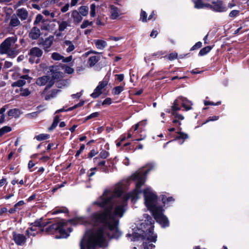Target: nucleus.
<instances>
[{
  "instance_id": "nucleus-4",
  "label": "nucleus",
  "mask_w": 249,
  "mask_h": 249,
  "mask_svg": "<svg viewBox=\"0 0 249 249\" xmlns=\"http://www.w3.org/2000/svg\"><path fill=\"white\" fill-rule=\"evenodd\" d=\"M16 36L6 38L0 45V54H6L10 58H15L19 53Z\"/></svg>"
},
{
  "instance_id": "nucleus-29",
  "label": "nucleus",
  "mask_w": 249,
  "mask_h": 249,
  "mask_svg": "<svg viewBox=\"0 0 249 249\" xmlns=\"http://www.w3.org/2000/svg\"><path fill=\"white\" fill-rule=\"evenodd\" d=\"M212 48L211 46H208L200 50L199 53V55L201 56L204 55L208 53L212 50Z\"/></svg>"
},
{
  "instance_id": "nucleus-15",
  "label": "nucleus",
  "mask_w": 249,
  "mask_h": 249,
  "mask_svg": "<svg viewBox=\"0 0 249 249\" xmlns=\"http://www.w3.org/2000/svg\"><path fill=\"white\" fill-rule=\"evenodd\" d=\"M40 34V30L39 29L34 27L30 31L29 34V36L32 39L36 40L39 37Z\"/></svg>"
},
{
  "instance_id": "nucleus-16",
  "label": "nucleus",
  "mask_w": 249,
  "mask_h": 249,
  "mask_svg": "<svg viewBox=\"0 0 249 249\" xmlns=\"http://www.w3.org/2000/svg\"><path fill=\"white\" fill-rule=\"evenodd\" d=\"M16 13L17 16H18L21 20H26L28 16V11L24 8L18 9Z\"/></svg>"
},
{
  "instance_id": "nucleus-25",
  "label": "nucleus",
  "mask_w": 249,
  "mask_h": 249,
  "mask_svg": "<svg viewBox=\"0 0 249 249\" xmlns=\"http://www.w3.org/2000/svg\"><path fill=\"white\" fill-rule=\"evenodd\" d=\"M21 114L20 110H10L8 112V115L10 117L18 118Z\"/></svg>"
},
{
  "instance_id": "nucleus-44",
  "label": "nucleus",
  "mask_w": 249,
  "mask_h": 249,
  "mask_svg": "<svg viewBox=\"0 0 249 249\" xmlns=\"http://www.w3.org/2000/svg\"><path fill=\"white\" fill-rule=\"evenodd\" d=\"M84 101H81L78 104L75 105L72 107L69 108L68 109H75L76 108L80 107L84 105Z\"/></svg>"
},
{
  "instance_id": "nucleus-23",
  "label": "nucleus",
  "mask_w": 249,
  "mask_h": 249,
  "mask_svg": "<svg viewBox=\"0 0 249 249\" xmlns=\"http://www.w3.org/2000/svg\"><path fill=\"white\" fill-rule=\"evenodd\" d=\"M188 136L187 134L183 132H179L178 135L176 137V140L178 141V142L181 144L184 142V140L188 139Z\"/></svg>"
},
{
  "instance_id": "nucleus-18",
  "label": "nucleus",
  "mask_w": 249,
  "mask_h": 249,
  "mask_svg": "<svg viewBox=\"0 0 249 249\" xmlns=\"http://www.w3.org/2000/svg\"><path fill=\"white\" fill-rule=\"evenodd\" d=\"M110 18L112 19H116L119 16L118 8L113 5H111L110 6Z\"/></svg>"
},
{
  "instance_id": "nucleus-7",
  "label": "nucleus",
  "mask_w": 249,
  "mask_h": 249,
  "mask_svg": "<svg viewBox=\"0 0 249 249\" xmlns=\"http://www.w3.org/2000/svg\"><path fill=\"white\" fill-rule=\"evenodd\" d=\"M45 225L43 223H41L40 222H35L31 227L26 231V234L30 237V236H35L37 233L39 231H41L42 229L40 228L42 226Z\"/></svg>"
},
{
  "instance_id": "nucleus-9",
  "label": "nucleus",
  "mask_w": 249,
  "mask_h": 249,
  "mask_svg": "<svg viewBox=\"0 0 249 249\" xmlns=\"http://www.w3.org/2000/svg\"><path fill=\"white\" fill-rule=\"evenodd\" d=\"M212 3L213 5L208 3L205 5V8H208L218 12H221L224 11V7L223 6L221 1H212Z\"/></svg>"
},
{
  "instance_id": "nucleus-1",
  "label": "nucleus",
  "mask_w": 249,
  "mask_h": 249,
  "mask_svg": "<svg viewBox=\"0 0 249 249\" xmlns=\"http://www.w3.org/2000/svg\"><path fill=\"white\" fill-rule=\"evenodd\" d=\"M148 169H142L131 176L136 181V188L131 192L123 196H120L122 187L117 184L113 191L106 190L103 195L93 203L104 208L102 212L94 213L90 219L84 217H75L68 221L60 222L48 226L45 229L48 234L59 233L56 238H65L69 236L72 229L70 224H84L92 226V228L86 231L80 242V249H95L97 246L105 247L109 238H118L121 235L118 228L119 218L122 217L127 206V201L130 198L135 202L141 193L140 188L145 181V176ZM44 229L42 230L44 231Z\"/></svg>"
},
{
  "instance_id": "nucleus-51",
  "label": "nucleus",
  "mask_w": 249,
  "mask_h": 249,
  "mask_svg": "<svg viewBox=\"0 0 249 249\" xmlns=\"http://www.w3.org/2000/svg\"><path fill=\"white\" fill-rule=\"evenodd\" d=\"M69 7H70V4L69 3H67L66 4H65V5L64 6H63L62 8H61V12H63V13H65L67 11H68L69 9Z\"/></svg>"
},
{
  "instance_id": "nucleus-52",
  "label": "nucleus",
  "mask_w": 249,
  "mask_h": 249,
  "mask_svg": "<svg viewBox=\"0 0 249 249\" xmlns=\"http://www.w3.org/2000/svg\"><path fill=\"white\" fill-rule=\"evenodd\" d=\"M12 65H13V64L12 62L6 61L4 62V65L3 68L4 69H8V68L11 67L12 66Z\"/></svg>"
},
{
  "instance_id": "nucleus-39",
  "label": "nucleus",
  "mask_w": 249,
  "mask_h": 249,
  "mask_svg": "<svg viewBox=\"0 0 249 249\" xmlns=\"http://www.w3.org/2000/svg\"><path fill=\"white\" fill-rule=\"evenodd\" d=\"M30 91L28 89H22L20 90V95L24 96H28L30 94Z\"/></svg>"
},
{
  "instance_id": "nucleus-2",
  "label": "nucleus",
  "mask_w": 249,
  "mask_h": 249,
  "mask_svg": "<svg viewBox=\"0 0 249 249\" xmlns=\"http://www.w3.org/2000/svg\"><path fill=\"white\" fill-rule=\"evenodd\" d=\"M143 217L145 219L135 223L132 226L131 231H129L126 236L130 238L131 241H143L144 249H152L155 248V245L150 243H155L157 238L156 234L153 232L154 221L147 214H144Z\"/></svg>"
},
{
  "instance_id": "nucleus-46",
  "label": "nucleus",
  "mask_w": 249,
  "mask_h": 249,
  "mask_svg": "<svg viewBox=\"0 0 249 249\" xmlns=\"http://www.w3.org/2000/svg\"><path fill=\"white\" fill-rule=\"evenodd\" d=\"M39 112H40L39 111L34 112H32L31 113H29V114H27L26 116L28 118L36 117Z\"/></svg>"
},
{
  "instance_id": "nucleus-58",
  "label": "nucleus",
  "mask_w": 249,
  "mask_h": 249,
  "mask_svg": "<svg viewBox=\"0 0 249 249\" xmlns=\"http://www.w3.org/2000/svg\"><path fill=\"white\" fill-rule=\"evenodd\" d=\"M111 104V99L109 98H106L103 102L102 105H109Z\"/></svg>"
},
{
  "instance_id": "nucleus-36",
  "label": "nucleus",
  "mask_w": 249,
  "mask_h": 249,
  "mask_svg": "<svg viewBox=\"0 0 249 249\" xmlns=\"http://www.w3.org/2000/svg\"><path fill=\"white\" fill-rule=\"evenodd\" d=\"M99 112H94L91 114H90L88 116L85 120L87 121V120H89V119H93V118H97L99 116Z\"/></svg>"
},
{
  "instance_id": "nucleus-17",
  "label": "nucleus",
  "mask_w": 249,
  "mask_h": 249,
  "mask_svg": "<svg viewBox=\"0 0 249 249\" xmlns=\"http://www.w3.org/2000/svg\"><path fill=\"white\" fill-rule=\"evenodd\" d=\"M28 54L33 57H40L42 56L43 52L38 47H33L30 49Z\"/></svg>"
},
{
  "instance_id": "nucleus-31",
  "label": "nucleus",
  "mask_w": 249,
  "mask_h": 249,
  "mask_svg": "<svg viewBox=\"0 0 249 249\" xmlns=\"http://www.w3.org/2000/svg\"><path fill=\"white\" fill-rule=\"evenodd\" d=\"M123 90H124L123 87L117 86L113 89L112 93L114 95H119Z\"/></svg>"
},
{
  "instance_id": "nucleus-20",
  "label": "nucleus",
  "mask_w": 249,
  "mask_h": 249,
  "mask_svg": "<svg viewBox=\"0 0 249 249\" xmlns=\"http://www.w3.org/2000/svg\"><path fill=\"white\" fill-rule=\"evenodd\" d=\"M100 59V57L98 56H92L90 57L88 61V64L89 67H93Z\"/></svg>"
},
{
  "instance_id": "nucleus-56",
  "label": "nucleus",
  "mask_w": 249,
  "mask_h": 249,
  "mask_svg": "<svg viewBox=\"0 0 249 249\" xmlns=\"http://www.w3.org/2000/svg\"><path fill=\"white\" fill-rule=\"evenodd\" d=\"M90 53L96 54V53H99L95 52V51H90L87 52L85 53H84L83 56L84 57H87Z\"/></svg>"
},
{
  "instance_id": "nucleus-34",
  "label": "nucleus",
  "mask_w": 249,
  "mask_h": 249,
  "mask_svg": "<svg viewBox=\"0 0 249 249\" xmlns=\"http://www.w3.org/2000/svg\"><path fill=\"white\" fill-rule=\"evenodd\" d=\"M93 24L92 21H89L88 20H85L83 21L82 24L81 25V28L82 29H85L88 26H90Z\"/></svg>"
},
{
  "instance_id": "nucleus-21",
  "label": "nucleus",
  "mask_w": 249,
  "mask_h": 249,
  "mask_svg": "<svg viewBox=\"0 0 249 249\" xmlns=\"http://www.w3.org/2000/svg\"><path fill=\"white\" fill-rule=\"evenodd\" d=\"M94 43L96 48L100 50H103L107 46L106 41L100 39L95 40Z\"/></svg>"
},
{
  "instance_id": "nucleus-12",
  "label": "nucleus",
  "mask_w": 249,
  "mask_h": 249,
  "mask_svg": "<svg viewBox=\"0 0 249 249\" xmlns=\"http://www.w3.org/2000/svg\"><path fill=\"white\" fill-rule=\"evenodd\" d=\"M53 42V37L49 36L46 38L43 41L40 43L46 52L49 51V49L52 45Z\"/></svg>"
},
{
  "instance_id": "nucleus-14",
  "label": "nucleus",
  "mask_w": 249,
  "mask_h": 249,
  "mask_svg": "<svg viewBox=\"0 0 249 249\" xmlns=\"http://www.w3.org/2000/svg\"><path fill=\"white\" fill-rule=\"evenodd\" d=\"M58 25V30L60 32L64 31L68 27L71 26V21L70 19L67 20L57 21Z\"/></svg>"
},
{
  "instance_id": "nucleus-11",
  "label": "nucleus",
  "mask_w": 249,
  "mask_h": 249,
  "mask_svg": "<svg viewBox=\"0 0 249 249\" xmlns=\"http://www.w3.org/2000/svg\"><path fill=\"white\" fill-rule=\"evenodd\" d=\"M31 79L32 78L28 75H24L20 77V79L15 82H14L12 86V87H22L26 84V80H27L28 83H30Z\"/></svg>"
},
{
  "instance_id": "nucleus-26",
  "label": "nucleus",
  "mask_w": 249,
  "mask_h": 249,
  "mask_svg": "<svg viewBox=\"0 0 249 249\" xmlns=\"http://www.w3.org/2000/svg\"><path fill=\"white\" fill-rule=\"evenodd\" d=\"M78 12L80 13V15L82 16H86L89 13V8L86 6H80Z\"/></svg>"
},
{
  "instance_id": "nucleus-33",
  "label": "nucleus",
  "mask_w": 249,
  "mask_h": 249,
  "mask_svg": "<svg viewBox=\"0 0 249 249\" xmlns=\"http://www.w3.org/2000/svg\"><path fill=\"white\" fill-rule=\"evenodd\" d=\"M49 138V135L47 134H40L38 135H37L35 137V138L37 141H42L45 140Z\"/></svg>"
},
{
  "instance_id": "nucleus-40",
  "label": "nucleus",
  "mask_w": 249,
  "mask_h": 249,
  "mask_svg": "<svg viewBox=\"0 0 249 249\" xmlns=\"http://www.w3.org/2000/svg\"><path fill=\"white\" fill-rule=\"evenodd\" d=\"M99 156L102 159H106L109 156V153L107 151L102 150L100 152Z\"/></svg>"
},
{
  "instance_id": "nucleus-57",
  "label": "nucleus",
  "mask_w": 249,
  "mask_h": 249,
  "mask_svg": "<svg viewBox=\"0 0 249 249\" xmlns=\"http://www.w3.org/2000/svg\"><path fill=\"white\" fill-rule=\"evenodd\" d=\"M24 204V202L23 200L19 201V202H18L17 203H16L14 207H15V208L18 209L19 206H22Z\"/></svg>"
},
{
  "instance_id": "nucleus-24",
  "label": "nucleus",
  "mask_w": 249,
  "mask_h": 249,
  "mask_svg": "<svg viewBox=\"0 0 249 249\" xmlns=\"http://www.w3.org/2000/svg\"><path fill=\"white\" fill-rule=\"evenodd\" d=\"M161 200L164 205H169L174 201V199L172 197H167L165 195H161Z\"/></svg>"
},
{
  "instance_id": "nucleus-45",
  "label": "nucleus",
  "mask_w": 249,
  "mask_h": 249,
  "mask_svg": "<svg viewBox=\"0 0 249 249\" xmlns=\"http://www.w3.org/2000/svg\"><path fill=\"white\" fill-rule=\"evenodd\" d=\"M202 46V43L201 42H197L191 48V50H195L196 49L200 48Z\"/></svg>"
},
{
  "instance_id": "nucleus-64",
  "label": "nucleus",
  "mask_w": 249,
  "mask_h": 249,
  "mask_svg": "<svg viewBox=\"0 0 249 249\" xmlns=\"http://www.w3.org/2000/svg\"><path fill=\"white\" fill-rule=\"evenodd\" d=\"M96 154H97V152L94 150H92L90 151V152L89 154V156L90 158H92L93 156H94L95 155H96Z\"/></svg>"
},
{
  "instance_id": "nucleus-63",
  "label": "nucleus",
  "mask_w": 249,
  "mask_h": 249,
  "mask_svg": "<svg viewBox=\"0 0 249 249\" xmlns=\"http://www.w3.org/2000/svg\"><path fill=\"white\" fill-rule=\"evenodd\" d=\"M158 33L157 31L153 30L150 34V36L153 37H156L158 35Z\"/></svg>"
},
{
  "instance_id": "nucleus-59",
  "label": "nucleus",
  "mask_w": 249,
  "mask_h": 249,
  "mask_svg": "<svg viewBox=\"0 0 249 249\" xmlns=\"http://www.w3.org/2000/svg\"><path fill=\"white\" fill-rule=\"evenodd\" d=\"M135 131H134V127L132 126L131 129L129 130L128 133V135H127V138H130L132 137V134L131 133H133Z\"/></svg>"
},
{
  "instance_id": "nucleus-6",
  "label": "nucleus",
  "mask_w": 249,
  "mask_h": 249,
  "mask_svg": "<svg viewBox=\"0 0 249 249\" xmlns=\"http://www.w3.org/2000/svg\"><path fill=\"white\" fill-rule=\"evenodd\" d=\"M36 83L39 86H44L47 84V88H50L53 85L54 81L50 76L44 75L36 79Z\"/></svg>"
},
{
  "instance_id": "nucleus-61",
  "label": "nucleus",
  "mask_w": 249,
  "mask_h": 249,
  "mask_svg": "<svg viewBox=\"0 0 249 249\" xmlns=\"http://www.w3.org/2000/svg\"><path fill=\"white\" fill-rule=\"evenodd\" d=\"M82 95V93L80 92H78L76 94H73L72 95H71V97L73 98H80Z\"/></svg>"
},
{
  "instance_id": "nucleus-54",
  "label": "nucleus",
  "mask_w": 249,
  "mask_h": 249,
  "mask_svg": "<svg viewBox=\"0 0 249 249\" xmlns=\"http://www.w3.org/2000/svg\"><path fill=\"white\" fill-rule=\"evenodd\" d=\"M72 56H70L66 57V58H65L63 56V58L62 59V62H65V63L69 62L71 61V60H72Z\"/></svg>"
},
{
  "instance_id": "nucleus-22",
  "label": "nucleus",
  "mask_w": 249,
  "mask_h": 249,
  "mask_svg": "<svg viewBox=\"0 0 249 249\" xmlns=\"http://www.w3.org/2000/svg\"><path fill=\"white\" fill-rule=\"evenodd\" d=\"M64 44L65 46H67L66 49V52L67 53H70L73 51L75 49V46L73 43L70 40H65L64 41Z\"/></svg>"
},
{
  "instance_id": "nucleus-30",
  "label": "nucleus",
  "mask_w": 249,
  "mask_h": 249,
  "mask_svg": "<svg viewBox=\"0 0 249 249\" xmlns=\"http://www.w3.org/2000/svg\"><path fill=\"white\" fill-rule=\"evenodd\" d=\"M11 131L10 127L8 126H5L0 129V137H1L3 134L8 133Z\"/></svg>"
},
{
  "instance_id": "nucleus-55",
  "label": "nucleus",
  "mask_w": 249,
  "mask_h": 249,
  "mask_svg": "<svg viewBox=\"0 0 249 249\" xmlns=\"http://www.w3.org/2000/svg\"><path fill=\"white\" fill-rule=\"evenodd\" d=\"M5 110H0V114H1V117L0 118V124H2L4 122V117H3V113Z\"/></svg>"
},
{
  "instance_id": "nucleus-41",
  "label": "nucleus",
  "mask_w": 249,
  "mask_h": 249,
  "mask_svg": "<svg viewBox=\"0 0 249 249\" xmlns=\"http://www.w3.org/2000/svg\"><path fill=\"white\" fill-rule=\"evenodd\" d=\"M145 122V121L140 122L138 123L137 124H136L134 126H133L134 127V131H136L137 130H138L139 126H144L146 124V123Z\"/></svg>"
},
{
  "instance_id": "nucleus-47",
  "label": "nucleus",
  "mask_w": 249,
  "mask_h": 249,
  "mask_svg": "<svg viewBox=\"0 0 249 249\" xmlns=\"http://www.w3.org/2000/svg\"><path fill=\"white\" fill-rule=\"evenodd\" d=\"M43 18V17L41 15H37L36 17V20L34 21L35 24H37L40 22Z\"/></svg>"
},
{
  "instance_id": "nucleus-28",
  "label": "nucleus",
  "mask_w": 249,
  "mask_h": 249,
  "mask_svg": "<svg viewBox=\"0 0 249 249\" xmlns=\"http://www.w3.org/2000/svg\"><path fill=\"white\" fill-rule=\"evenodd\" d=\"M59 122V117L58 115H56L54 117L53 123L52 125L49 128V130H52L54 129L58 124V123Z\"/></svg>"
},
{
  "instance_id": "nucleus-60",
  "label": "nucleus",
  "mask_w": 249,
  "mask_h": 249,
  "mask_svg": "<svg viewBox=\"0 0 249 249\" xmlns=\"http://www.w3.org/2000/svg\"><path fill=\"white\" fill-rule=\"evenodd\" d=\"M220 104V102H218L216 104H214L213 102H210L209 101H205L204 102V105L205 106H208L209 105H216Z\"/></svg>"
},
{
  "instance_id": "nucleus-27",
  "label": "nucleus",
  "mask_w": 249,
  "mask_h": 249,
  "mask_svg": "<svg viewBox=\"0 0 249 249\" xmlns=\"http://www.w3.org/2000/svg\"><path fill=\"white\" fill-rule=\"evenodd\" d=\"M60 90L58 89H53L51 91V92L48 93L45 97V99L46 100H48L52 98H54L56 96L58 92Z\"/></svg>"
},
{
  "instance_id": "nucleus-42",
  "label": "nucleus",
  "mask_w": 249,
  "mask_h": 249,
  "mask_svg": "<svg viewBox=\"0 0 249 249\" xmlns=\"http://www.w3.org/2000/svg\"><path fill=\"white\" fill-rule=\"evenodd\" d=\"M98 160H99V159L97 157L93 159L94 162L97 163L99 166H103L105 165V164L106 163L105 160H102L101 161H98Z\"/></svg>"
},
{
  "instance_id": "nucleus-50",
  "label": "nucleus",
  "mask_w": 249,
  "mask_h": 249,
  "mask_svg": "<svg viewBox=\"0 0 249 249\" xmlns=\"http://www.w3.org/2000/svg\"><path fill=\"white\" fill-rule=\"evenodd\" d=\"M65 71L67 73L71 74L73 72L74 70L72 68L67 66L65 69Z\"/></svg>"
},
{
  "instance_id": "nucleus-62",
  "label": "nucleus",
  "mask_w": 249,
  "mask_h": 249,
  "mask_svg": "<svg viewBox=\"0 0 249 249\" xmlns=\"http://www.w3.org/2000/svg\"><path fill=\"white\" fill-rule=\"evenodd\" d=\"M218 119V116H213V117H210L209 118V119L205 123H206V122H208L209 121H215V120H217Z\"/></svg>"
},
{
  "instance_id": "nucleus-37",
  "label": "nucleus",
  "mask_w": 249,
  "mask_h": 249,
  "mask_svg": "<svg viewBox=\"0 0 249 249\" xmlns=\"http://www.w3.org/2000/svg\"><path fill=\"white\" fill-rule=\"evenodd\" d=\"M67 212L68 210L66 208H61L54 210L52 213L55 214L60 213H66Z\"/></svg>"
},
{
  "instance_id": "nucleus-48",
  "label": "nucleus",
  "mask_w": 249,
  "mask_h": 249,
  "mask_svg": "<svg viewBox=\"0 0 249 249\" xmlns=\"http://www.w3.org/2000/svg\"><path fill=\"white\" fill-rule=\"evenodd\" d=\"M85 149V145L84 144H82L80 146V149L77 151L76 154L75 155V157H77L79 156V155L81 153V152L84 150Z\"/></svg>"
},
{
  "instance_id": "nucleus-13",
  "label": "nucleus",
  "mask_w": 249,
  "mask_h": 249,
  "mask_svg": "<svg viewBox=\"0 0 249 249\" xmlns=\"http://www.w3.org/2000/svg\"><path fill=\"white\" fill-rule=\"evenodd\" d=\"M71 18L73 19V23L77 25L82 20V17L80 15L78 11L75 10L71 12Z\"/></svg>"
},
{
  "instance_id": "nucleus-19",
  "label": "nucleus",
  "mask_w": 249,
  "mask_h": 249,
  "mask_svg": "<svg viewBox=\"0 0 249 249\" xmlns=\"http://www.w3.org/2000/svg\"><path fill=\"white\" fill-rule=\"evenodd\" d=\"M20 25V22L16 15H13L11 17L9 26L10 27L14 28Z\"/></svg>"
},
{
  "instance_id": "nucleus-35",
  "label": "nucleus",
  "mask_w": 249,
  "mask_h": 249,
  "mask_svg": "<svg viewBox=\"0 0 249 249\" xmlns=\"http://www.w3.org/2000/svg\"><path fill=\"white\" fill-rule=\"evenodd\" d=\"M95 9H96V5L95 4H92L90 5V15L91 17H94L95 16L96 12H95Z\"/></svg>"
},
{
  "instance_id": "nucleus-3",
  "label": "nucleus",
  "mask_w": 249,
  "mask_h": 249,
  "mask_svg": "<svg viewBox=\"0 0 249 249\" xmlns=\"http://www.w3.org/2000/svg\"><path fill=\"white\" fill-rule=\"evenodd\" d=\"M143 195L145 205L157 222L162 227L169 226V220L163 213L164 210L158 205L157 196L155 193L150 188H147L143 191Z\"/></svg>"
},
{
  "instance_id": "nucleus-32",
  "label": "nucleus",
  "mask_w": 249,
  "mask_h": 249,
  "mask_svg": "<svg viewBox=\"0 0 249 249\" xmlns=\"http://www.w3.org/2000/svg\"><path fill=\"white\" fill-rule=\"evenodd\" d=\"M52 58L55 61H59L62 60L63 58V56L61 55L58 53H53L51 56Z\"/></svg>"
},
{
  "instance_id": "nucleus-49",
  "label": "nucleus",
  "mask_w": 249,
  "mask_h": 249,
  "mask_svg": "<svg viewBox=\"0 0 249 249\" xmlns=\"http://www.w3.org/2000/svg\"><path fill=\"white\" fill-rule=\"evenodd\" d=\"M178 54L177 53H170L169 56H168V58L169 60H172L177 58Z\"/></svg>"
},
{
  "instance_id": "nucleus-10",
  "label": "nucleus",
  "mask_w": 249,
  "mask_h": 249,
  "mask_svg": "<svg viewBox=\"0 0 249 249\" xmlns=\"http://www.w3.org/2000/svg\"><path fill=\"white\" fill-rule=\"evenodd\" d=\"M13 239L17 245L22 246L25 243L26 238L23 234L13 232Z\"/></svg>"
},
{
  "instance_id": "nucleus-43",
  "label": "nucleus",
  "mask_w": 249,
  "mask_h": 249,
  "mask_svg": "<svg viewBox=\"0 0 249 249\" xmlns=\"http://www.w3.org/2000/svg\"><path fill=\"white\" fill-rule=\"evenodd\" d=\"M239 13V11L238 10H232L229 14V16L231 18H234L236 17Z\"/></svg>"
},
{
  "instance_id": "nucleus-38",
  "label": "nucleus",
  "mask_w": 249,
  "mask_h": 249,
  "mask_svg": "<svg viewBox=\"0 0 249 249\" xmlns=\"http://www.w3.org/2000/svg\"><path fill=\"white\" fill-rule=\"evenodd\" d=\"M147 14L146 12L143 10L141 11L140 19L142 22H146L147 21Z\"/></svg>"
},
{
  "instance_id": "nucleus-8",
  "label": "nucleus",
  "mask_w": 249,
  "mask_h": 249,
  "mask_svg": "<svg viewBox=\"0 0 249 249\" xmlns=\"http://www.w3.org/2000/svg\"><path fill=\"white\" fill-rule=\"evenodd\" d=\"M108 84V81L106 80H104L101 82H100L99 85L94 90L92 93L91 94L90 96L94 98H96L99 97L103 92V89L106 87Z\"/></svg>"
},
{
  "instance_id": "nucleus-5",
  "label": "nucleus",
  "mask_w": 249,
  "mask_h": 249,
  "mask_svg": "<svg viewBox=\"0 0 249 249\" xmlns=\"http://www.w3.org/2000/svg\"><path fill=\"white\" fill-rule=\"evenodd\" d=\"M193 104L185 98L180 97L175 100L171 109H180L183 107L184 109H191Z\"/></svg>"
},
{
  "instance_id": "nucleus-53",
  "label": "nucleus",
  "mask_w": 249,
  "mask_h": 249,
  "mask_svg": "<svg viewBox=\"0 0 249 249\" xmlns=\"http://www.w3.org/2000/svg\"><path fill=\"white\" fill-rule=\"evenodd\" d=\"M173 115L175 116V117L177 118L178 120H182L184 119V117L180 114H178L174 112Z\"/></svg>"
}]
</instances>
